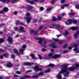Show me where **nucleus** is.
<instances>
[{
    "mask_svg": "<svg viewBox=\"0 0 79 79\" xmlns=\"http://www.w3.org/2000/svg\"><path fill=\"white\" fill-rule=\"evenodd\" d=\"M7 40L9 41L10 44H12L13 43V40L11 38L9 37L7 39Z\"/></svg>",
    "mask_w": 79,
    "mask_h": 79,
    "instance_id": "2eb2a0df",
    "label": "nucleus"
},
{
    "mask_svg": "<svg viewBox=\"0 0 79 79\" xmlns=\"http://www.w3.org/2000/svg\"><path fill=\"white\" fill-rule=\"evenodd\" d=\"M35 2H40V3H42L44 2V0H41L39 1V0H34Z\"/></svg>",
    "mask_w": 79,
    "mask_h": 79,
    "instance_id": "393cba45",
    "label": "nucleus"
},
{
    "mask_svg": "<svg viewBox=\"0 0 79 79\" xmlns=\"http://www.w3.org/2000/svg\"><path fill=\"white\" fill-rule=\"evenodd\" d=\"M16 73H17V74H20L21 72H20L19 71H17L16 72Z\"/></svg>",
    "mask_w": 79,
    "mask_h": 79,
    "instance_id": "8fccbe9b",
    "label": "nucleus"
},
{
    "mask_svg": "<svg viewBox=\"0 0 79 79\" xmlns=\"http://www.w3.org/2000/svg\"><path fill=\"white\" fill-rule=\"evenodd\" d=\"M8 11V8L6 7L3 10V11H0V15L4 13V12H7Z\"/></svg>",
    "mask_w": 79,
    "mask_h": 79,
    "instance_id": "6e6552de",
    "label": "nucleus"
},
{
    "mask_svg": "<svg viewBox=\"0 0 79 79\" xmlns=\"http://www.w3.org/2000/svg\"><path fill=\"white\" fill-rule=\"evenodd\" d=\"M78 29V27H73L71 28V29L73 30V31H74V30H76Z\"/></svg>",
    "mask_w": 79,
    "mask_h": 79,
    "instance_id": "b1692460",
    "label": "nucleus"
},
{
    "mask_svg": "<svg viewBox=\"0 0 79 79\" xmlns=\"http://www.w3.org/2000/svg\"><path fill=\"white\" fill-rule=\"evenodd\" d=\"M11 0H10L6 1V0H0V2H3V3H4L5 2H6V3H8Z\"/></svg>",
    "mask_w": 79,
    "mask_h": 79,
    "instance_id": "4468645a",
    "label": "nucleus"
},
{
    "mask_svg": "<svg viewBox=\"0 0 79 79\" xmlns=\"http://www.w3.org/2000/svg\"><path fill=\"white\" fill-rule=\"evenodd\" d=\"M37 19L35 20H33V23H36V22H37Z\"/></svg>",
    "mask_w": 79,
    "mask_h": 79,
    "instance_id": "864d4df0",
    "label": "nucleus"
},
{
    "mask_svg": "<svg viewBox=\"0 0 79 79\" xmlns=\"http://www.w3.org/2000/svg\"><path fill=\"white\" fill-rule=\"evenodd\" d=\"M75 66L76 68H79V64H75Z\"/></svg>",
    "mask_w": 79,
    "mask_h": 79,
    "instance_id": "72a5a7b5",
    "label": "nucleus"
},
{
    "mask_svg": "<svg viewBox=\"0 0 79 79\" xmlns=\"http://www.w3.org/2000/svg\"><path fill=\"white\" fill-rule=\"evenodd\" d=\"M30 56H31V58L33 59H34H34H37V57H35V56H34V55L33 54H30Z\"/></svg>",
    "mask_w": 79,
    "mask_h": 79,
    "instance_id": "5701e85b",
    "label": "nucleus"
},
{
    "mask_svg": "<svg viewBox=\"0 0 79 79\" xmlns=\"http://www.w3.org/2000/svg\"><path fill=\"white\" fill-rule=\"evenodd\" d=\"M3 56H4L5 58H8L9 55L7 53H6L3 54Z\"/></svg>",
    "mask_w": 79,
    "mask_h": 79,
    "instance_id": "aec40b11",
    "label": "nucleus"
},
{
    "mask_svg": "<svg viewBox=\"0 0 79 79\" xmlns=\"http://www.w3.org/2000/svg\"><path fill=\"white\" fill-rule=\"evenodd\" d=\"M67 46H68V44H65L63 46L64 48H66V47H67Z\"/></svg>",
    "mask_w": 79,
    "mask_h": 79,
    "instance_id": "58836bf2",
    "label": "nucleus"
},
{
    "mask_svg": "<svg viewBox=\"0 0 79 79\" xmlns=\"http://www.w3.org/2000/svg\"><path fill=\"white\" fill-rule=\"evenodd\" d=\"M79 34V31H77L76 32V34L74 35V37L75 38H77Z\"/></svg>",
    "mask_w": 79,
    "mask_h": 79,
    "instance_id": "412c9836",
    "label": "nucleus"
},
{
    "mask_svg": "<svg viewBox=\"0 0 79 79\" xmlns=\"http://www.w3.org/2000/svg\"><path fill=\"white\" fill-rule=\"evenodd\" d=\"M14 29L15 30H17L18 28H17V27H15L14 28Z\"/></svg>",
    "mask_w": 79,
    "mask_h": 79,
    "instance_id": "0e129e2a",
    "label": "nucleus"
},
{
    "mask_svg": "<svg viewBox=\"0 0 79 79\" xmlns=\"http://www.w3.org/2000/svg\"><path fill=\"white\" fill-rule=\"evenodd\" d=\"M42 52H45L46 51V50L45 49H42Z\"/></svg>",
    "mask_w": 79,
    "mask_h": 79,
    "instance_id": "13d9d810",
    "label": "nucleus"
},
{
    "mask_svg": "<svg viewBox=\"0 0 79 79\" xmlns=\"http://www.w3.org/2000/svg\"><path fill=\"white\" fill-rule=\"evenodd\" d=\"M3 56L2 55L0 56V59H3Z\"/></svg>",
    "mask_w": 79,
    "mask_h": 79,
    "instance_id": "6e6d98bb",
    "label": "nucleus"
},
{
    "mask_svg": "<svg viewBox=\"0 0 79 79\" xmlns=\"http://www.w3.org/2000/svg\"><path fill=\"white\" fill-rule=\"evenodd\" d=\"M51 51L52 52H54V50H53V49H52L51 50Z\"/></svg>",
    "mask_w": 79,
    "mask_h": 79,
    "instance_id": "69168bd1",
    "label": "nucleus"
},
{
    "mask_svg": "<svg viewBox=\"0 0 79 79\" xmlns=\"http://www.w3.org/2000/svg\"><path fill=\"white\" fill-rule=\"evenodd\" d=\"M74 51H75V52H76V51H77V48H75L74 49Z\"/></svg>",
    "mask_w": 79,
    "mask_h": 79,
    "instance_id": "338daca9",
    "label": "nucleus"
},
{
    "mask_svg": "<svg viewBox=\"0 0 79 79\" xmlns=\"http://www.w3.org/2000/svg\"><path fill=\"white\" fill-rule=\"evenodd\" d=\"M54 66V64H50L48 65V67H53V66Z\"/></svg>",
    "mask_w": 79,
    "mask_h": 79,
    "instance_id": "cd10ccee",
    "label": "nucleus"
},
{
    "mask_svg": "<svg viewBox=\"0 0 79 79\" xmlns=\"http://www.w3.org/2000/svg\"><path fill=\"white\" fill-rule=\"evenodd\" d=\"M26 8L27 9V10H31L32 8V6H29L28 5L27 6Z\"/></svg>",
    "mask_w": 79,
    "mask_h": 79,
    "instance_id": "6ab92c4d",
    "label": "nucleus"
},
{
    "mask_svg": "<svg viewBox=\"0 0 79 79\" xmlns=\"http://www.w3.org/2000/svg\"><path fill=\"white\" fill-rule=\"evenodd\" d=\"M55 43H52L51 44H49V46H51L52 47V48H56V46L55 45Z\"/></svg>",
    "mask_w": 79,
    "mask_h": 79,
    "instance_id": "ddd939ff",
    "label": "nucleus"
},
{
    "mask_svg": "<svg viewBox=\"0 0 79 79\" xmlns=\"http://www.w3.org/2000/svg\"><path fill=\"white\" fill-rule=\"evenodd\" d=\"M13 51L15 53H17V55H18V51L17 50H16L15 49H13Z\"/></svg>",
    "mask_w": 79,
    "mask_h": 79,
    "instance_id": "a878e982",
    "label": "nucleus"
},
{
    "mask_svg": "<svg viewBox=\"0 0 79 79\" xmlns=\"http://www.w3.org/2000/svg\"><path fill=\"white\" fill-rule=\"evenodd\" d=\"M61 34H63L64 36H66V35H68L69 34V32H68L66 30L65 31L64 33H63Z\"/></svg>",
    "mask_w": 79,
    "mask_h": 79,
    "instance_id": "9b49d317",
    "label": "nucleus"
},
{
    "mask_svg": "<svg viewBox=\"0 0 79 79\" xmlns=\"http://www.w3.org/2000/svg\"><path fill=\"white\" fill-rule=\"evenodd\" d=\"M55 2V0H53V1H52L51 3H52V4H53Z\"/></svg>",
    "mask_w": 79,
    "mask_h": 79,
    "instance_id": "de8ad7c7",
    "label": "nucleus"
},
{
    "mask_svg": "<svg viewBox=\"0 0 79 79\" xmlns=\"http://www.w3.org/2000/svg\"><path fill=\"white\" fill-rule=\"evenodd\" d=\"M72 22L73 24H77V22L76 20L71 19L69 20L68 21L69 23L66 22H65V23L66 25H69V24H71Z\"/></svg>",
    "mask_w": 79,
    "mask_h": 79,
    "instance_id": "20e7f679",
    "label": "nucleus"
},
{
    "mask_svg": "<svg viewBox=\"0 0 79 79\" xmlns=\"http://www.w3.org/2000/svg\"><path fill=\"white\" fill-rule=\"evenodd\" d=\"M14 14L15 15H16V14H17V12H14Z\"/></svg>",
    "mask_w": 79,
    "mask_h": 79,
    "instance_id": "774afa93",
    "label": "nucleus"
},
{
    "mask_svg": "<svg viewBox=\"0 0 79 79\" xmlns=\"http://www.w3.org/2000/svg\"><path fill=\"white\" fill-rule=\"evenodd\" d=\"M48 56L50 57V58H59L60 56V55L51 53L48 54Z\"/></svg>",
    "mask_w": 79,
    "mask_h": 79,
    "instance_id": "7ed1b4c3",
    "label": "nucleus"
},
{
    "mask_svg": "<svg viewBox=\"0 0 79 79\" xmlns=\"http://www.w3.org/2000/svg\"><path fill=\"white\" fill-rule=\"evenodd\" d=\"M35 39L36 40H39V41H38V43L39 44H42V39H41L40 38H36Z\"/></svg>",
    "mask_w": 79,
    "mask_h": 79,
    "instance_id": "9d476101",
    "label": "nucleus"
},
{
    "mask_svg": "<svg viewBox=\"0 0 79 79\" xmlns=\"http://www.w3.org/2000/svg\"><path fill=\"white\" fill-rule=\"evenodd\" d=\"M69 75V73H68L66 74H64V77H67Z\"/></svg>",
    "mask_w": 79,
    "mask_h": 79,
    "instance_id": "c756f323",
    "label": "nucleus"
},
{
    "mask_svg": "<svg viewBox=\"0 0 79 79\" xmlns=\"http://www.w3.org/2000/svg\"><path fill=\"white\" fill-rule=\"evenodd\" d=\"M64 6L65 7H68V6H69V4H64Z\"/></svg>",
    "mask_w": 79,
    "mask_h": 79,
    "instance_id": "4c0bfd02",
    "label": "nucleus"
},
{
    "mask_svg": "<svg viewBox=\"0 0 79 79\" xmlns=\"http://www.w3.org/2000/svg\"><path fill=\"white\" fill-rule=\"evenodd\" d=\"M76 69V68L74 67L67 68V67H66V65H64L61 69V71L59 73V75L57 76V77L58 79H61V73H66V72H68L69 71H73L74 69Z\"/></svg>",
    "mask_w": 79,
    "mask_h": 79,
    "instance_id": "f257e3e1",
    "label": "nucleus"
},
{
    "mask_svg": "<svg viewBox=\"0 0 79 79\" xmlns=\"http://www.w3.org/2000/svg\"><path fill=\"white\" fill-rule=\"evenodd\" d=\"M19 32H24V27H21L20 28Z\"/></svg>",
    "mask_w": 79,
    "mask_h": 79,
    "instance_id": "a211bd4d",
    "label": "nucleus"
},
{
    "mask_svg": "<svg viewBox=\"0 0 79 79\" xmlns=\"http://www.w3.org/2000/svg\"><path fill=\"white\" fill-rule=\"evenodd\" d=\"M18 2V0H14L12 1L11 3L13 4V3H15V2Z\"/></svg>",
    "mask_w": 79,
    "mask_h": 79,
    "instance_id": "c9c22d12",
    "label": "nucleus"
},
{
    "mask_svg": "<svg viewBox=\"0 0 79 79\" xmlns=\"http://www.w3.org/2000/svg\"><path fill=\"white\" fill-rule=\"evenodd\" d=\"M4 42V40L0 39V42Z\"/></svg>",
    "mask_w": 79,
    "mask_h": 79,
    "instance_id": "c03bdc74",
    "label": "nucleus"
},
{
    "mask_svg": "<svg viewBox=\"0 0 79 79\" xmlns=\"http://www.w3.org/2000/svg\"><path fill=\"white\" fill-rule=\"evenodd\" d=\"M34 70L35 72H38L39 71H42V69L40 68H39L38 65H36L34 67Z\"/></svg>",
    "mask_w": 79,
    "mask_h": 79,
    "instance_id": "423d86ee",
    "label": "nucleus"
},
{
    "mask_svg": "<svg viewBox=\"0 0 79 79\" xmlns=\"http://www.w3.org/2000/svg\"><path fill=\"white\" fill-rule=\"evenodd\" d=\"M57 21V19L55 18V17H54L52 19L53 21Z\"/></svg>",
    "mask_w": 79,
    "mask_h": 79,
    "instance_id": "2f4dec72",
    "label": "nucleus"
},
{
    "mask_svg": "<svg viewBox=\"0 0 79 79\" xmlns=\"http://www.w3.org/2000/svg\"><path fill=\"white\" fill-rule=\"evenodd\" d=\"M25 19H27V23L29 24L30 22H31V17H25Z\"/></svg>",
    "mask_w": 79,
    "mask_h": 79,
    "instance_id": "1a4fd4ad",
    "label": "nucleus"
},
{
    "mask_svg": "<svg viewBox=\"0 0 79 79\" xmlns=\"http://www.w3.org/2000/svg\"><path fill=\"white\" fill-rule=\"evenodd\" d=\"M33 64H34V63L26 62L24 64V65H33Z\"/></svg>",
    "mask_w": 79,
    "mask_h": 79,
    "instance_id": "f8f14e48",
    "label": "nucleus"
},
{
    "mask_svg": "<svg viewBox=\"0 0 79 79\" xmlns=\"http://www.w3.org/2000/svg\"><path fill=\"white\" fill-rule=\"evenodd\" d=\"M26 16H29V15H30V14H29V13H27V14H26Z\"/></svg>",
    "mask_w": 79,
    "mask_h": 79,
    "instance_id": "5fc2aeb1",
    "label": "nucleus"
},
{
    "mask_svg": "<svg viewBox=\"0 0 79 79\" xmlns=\"http://www.w3.org/2000/svg\"><path fill=\"white\" fill-rule=\"evenodd\" d=\"M50 69H48L45 71L44 73H48V72H50Z\"/></svg>",
    "mask_w": 79,
    "mask_h": 79,
    "instance_id": "473e14b6",
    "label": "nucleus"
},
{
    "mask_svg": "<svg viewBox=\"0 0 79 79\" xmlns=\"http://www.w3.org/2000/svg\"><path fill=\"white\" fill-rule=\"evenodd\" d=\"M75 8L76 9H79V5L76 6L75 7Z\"/></svg>",
    "mask_w": 79,
    "mask_h": 79,
    "instance_id": "a19ab883",
    "label": "nucleus"
},
{
    "mask_svg": "<svg viewBox=\"0 0 79 79\" xmlns=\"http://www.w3.org/2000/svg\"><path fill=\"white\" fill-rule=\"evenodd\" d=\"M74 15V13L73 12L72 13H69V15H70V16H72V15Z\"/></svg>",
    "mask_w": 79,
    "mask_h": 79,
    "instance_id": "f704fd0d",
    "label": "nucleus"
},
{
    "mask_svg": "<svg viewBox=\"0 0 79 79\" xmlns=\"http://www.w3.org/2000/svg\"><path fill=\"white\" fill-rule=\"evenodd\" d=\"M40 10H44V7H41L40 8Z\"/></svg>",
    "mask_w": 79,
    "mask_h": 79,
    "instance_id": "a18cd8bd",
    "label": "nucleus"
},
{
    "mask_svg": "<svg viewBox=\"0 0 79 79\" xmlns=\"http://www.w3.org/2000/svg\"><path fill=\"white\" fill-rule=\"evenodd\" d=\"M44 58H45V59H46L47 58H48V57H47V55H45L44 56Z\"/></svg>",
    "mask_w": 79,
    "mask_h": 79,
    "instance_id": "603ef678",
    "label": "nucleus"
},
{
    "mask_svg": "<svg viewBox=\"0 0 79 79\" xmlns=\"http://www.w3.org/2000/svg\"><path fill=\"white\" fill-rule=\"evenodd\" d=\"M52 8H48L47 9V11H50V10H52Z\"/></svg>",
    "mask_w": 79,
    "mask_h": 79,
    "instance_id": "37998d69",
    "label": "nucleus"
},
{
    "mask_svg": "<svg viewBox=\"0 0 79 79\" xmlns=\"http://www.w3.org/2000/svg\"><path fill=\"white\" fill-rule=\"evenodd\" d=\"M53 40L55 42H58L59 44H61V43L62 42V41H60L58 39H54V38H53Z\"/></svg>",
    "mask_w": 79,
    "mask_h": 79,
    "instance_id": "f3484780",
    "label": "nucleus"
},
{
    "mask_svg": "<svg viewBox=\"0 0 79 79\" xmlns=\"http://www.w3.org/2000/svg\"><path fill=\"white\" fill-rule=\"evenodd\" d=\"M60 36H62V35H58L57 36V38H58V37H59Z\"/></svg>",
    "mask_w": 79,
    "mask_h": 79,
    "instance_id": "bf43d9fd",
    "label": "nucleus"
},
{
    "mask_svg": "<svg viewBox=\"0 0 79 79\" xmlns=\"http://www.w3.org/2000/svg\"><path fill=\"white\" fill-rule=\"evenodd\" d=\"M13 76H14V77H17L18 75H16L14 74V75H13Z\"/></svg>",
    "mask_w": 79,
    "mask_h": 79,
    "instance_id": "680f3d73",
    "label": "nucleus"
},
{
    "mask_svg": "<svg viewBox=\"0 0 79 79\" xmlns=\"http://www.w3.org/2000/svg\"><path fill=\"white\" fill-rule=\"evenodd\" d=\"M12 66V64H11V63L10 62H8L6 65V66L7 67H8L9 68L11 67Z\"/></svg>",
    "mask_w": 79,
    "mask_h": 79,
    "instance_id": "4be33fe9",
    "label": "nucleus"
},
{
    "mask_svg": "<svg viewBox=\"0 0 79 79\" xmlns=\"http://www.w3.org/2000/svg\"><path fill=\"white\" fill-rule=\"evenodd\" d=\"M78 45L76 44H75L73 45V47H77Z\"/></svg>",
    "mask_w": 79,
    "mask_h": 79,
    "instance_id": "ea45409f",
    "label": "nucleus"
},
{
    "mask_svg": "<svg viewBox=\"0 0 79 79\" xmlns=\"http://www.w3.org/2000/svg\"><path fill=\"white\" fill-rule=\"evenodd\" d=\"M64 6H62L61 7V8L62 9H64Z\"/></svg>",
    "mask_w": 79,
    "mask_h": 79,
    "instance_id": "052dcab7",
    "label": "nucleus"
},
{
    "mask_svg": "<svg viewBox=\"0 0 79 79\" xmlns=\"http://www.w3.org/2000/svg\"><path fill=\"white\" fill-rule=\"evenodd\" d=\"M19 23V21L16 20V21L15 24H16L17 25H18V24Z\"/></svg>",
    "mask_w": 79,
    "mask_h": 79,
    "instance_id": "79ce46f5",
    "label": "nucleus"
},
{
    "mask_svg": "<svg viewBox=\"0 0 79 79\" xmlns=\"http://www.w3.org/2000/svg\"><path fill=\"white\" fill-rule=\"evenodd\" d=\"M24 77H25V78H31V76L28 75H26L24 76Z\"/></svg>",
    "mask_w": 79,
    "mask_h": 79,
    "instance_id": "7c9ffc66",
    "label": "nucleus"
},
{
    "mask_svg": "<svg viewBox=\"0 0 79 79\" xmlns=\"http://www.w3.org/2000/svg\"><path fill=\"white\" fill-rule=\"evenodd\" d=\"M43 75H44V73L42 72H40L37 75L33 76L31 77V78L33 79H35L38 78L40 76H43Z\"/></svg>",
    "mask_w": 79,
    "mask_h": 79,
    "instance_id": "39448f33",
    "label": "nucleus"
},
{
    "mask_svg": "<svg viewBox=\"0 0 79 79\" xmlns=\"http://www.w3.org/2000/svg\"><path fill=\"white\" fill-rule=\"evenodd\" d=\"M64 0H62L61 1V3H64Z\"/></svg>",
    "mask_w": 79,
    "mask_h": 79,
    "instance_id": "09e8293b",
    "label": "nucleus"
},
{
    "mask_svg": "<svg viewBox=\"0 0 79 79\" xmlns=\"http://www.w3.org/2000/svg\"><path fill=\"white\" fill-rule=\"evenodd\" d=\"M27 72L28 73H30V72H32V70H28V71H27Z\"/></svg>",
    "mask_w": 79,
    "mask_h": 79,
    "instance_id": "e2e57ef3",
    "label": "nucleus"
},
{
    "mask_svg": "<svg viewBox=\"0 0 79 79\" xmlns=\"http://www.w3.org/2000/svg\"><path fill=\"white\" fill-rule=\"evenodd\" d=\"M28 2L30 3V4H31V5H34V1H28Z\"/></svg>",
    "mask_w": 79,
    "mask_h": 79,
    "instance_id": "c85d7f7f",
    "label": "nucleus"
},
{
    "mask_svg": "<svg viewBox=\"0 0 79 79\" xmlns=\"http://www.w3.org/2000/svg\"><path fill=\"white\" fill-rule=\"evenodd\" d=\"M57 21H58V20H59V21H60V20L61 19V17L60 16H58L57 17Z\"/></svg>",
    "mask_w": 79,
    "mask_h": 79,
    "instance_id": "bb28decb",
    "label": "nucleus"
},
{
    "mask_svg": "<svg viewBox=\"0 0 79 79\" xmlns=\"http://www.w3.org/2000/svg\"><path fill=\"white\" fill-rule=\"evenodd\" d=\"M22 48L23 49H20L19 50V51L20 53H22L23 52L24 50H25V49L24 48H26V46L25 45H23L22 46Z\"/></svg>",
    "mask_w": 79,
    "mask_h": 79,
    "instance_id": "0eeeda50",
    "label": "nucleus"
},
{
    "mask_svg": "<svg viewBox=\"0 0 79 79\" xmlns=\"http://www.w3.org/2000/svg\"><path fill=\"white\" fill-rule=\"evenodd\" d=\"M50 28H52V29H56L58 30L59 31H61L62 29H64V27H60V26H57L56 25H54L52 27H50Z\"/></svg>",
    "mask_w": 79,
    "mask_h": 79,
    "instance_id": "f03ea898",
    "label": "nucleus"
},
{
    "mask_svg": "<svg viewBox=\"0 0 79 79\" xmlns=\"http://www.w3.org/2000/svg\"><path fill=\"white\" fill-rule=\"evenodd\" d=\"M30 33L31 34H32V33H34V35H37V31H35L33 30H31L30 31Z\"/></svg>",
    "mask_w": 79,
    "mask_h": 79,
    "instance_id": "dca6fc26",
    "label": "nucleus"
},
{
    "mask_svg": "<svg viewBox=\"0 0 79 79\" xmlns=\"http://www.w3.org/2000/svg\"><path fill=\"white\" fill-rule=\"evenodd\" d=\"M38 57H39V58L40 60L41 59H42V56L38 54Z\"/></svg>",
    "mask_w": 79,
    "mask_h": 79,
    "instance_id": "e433bc0d",
    "label": "nucleus"
},
{
    "mask_svg": "<svg viewBox=\"0 0 79 79\" xmlns=\"http://www.w3.org/2000/svg\"><path fill=\"white\" fill-rule=\"evenodd\" d=\"M11 58H15V55H11Z\"/></svg>",
    "mask_w": 79,
    "mask_h": 79,
    "instance_id": "3c124183",
    "label": "nucleus"
},
{
    "mask_svg": "<svg viewBox=\"0 0 79 79\" xmlns=\"http://www.w3.org/2000/svg\"><path fill=\"white\" fill-rule=\"evenodd\" d=\"M42 29V27L40 26L39 28V30H41Z\"/></svg>",
    "mask_w": 79,
    "mask_h": 79,
    "instance_id": "4d7b16f0",
    "label": "nucleus"
},
{
    "mask_svg": "<svg viewBox=\"0 0 79 79\" xmlns=\"http://www.w3.org/2000/svg\"><path fill=\"white\" fill-rule=\"evenodd\" d=\"M65 15H66V14L63 13L62 14L61 16H64Z\"/></svg>",
    "mask_w": 79,
    "mask_h": 79,
    "instance_id": "49530a36",
    "label": "nucleus"
}]
</instances>
